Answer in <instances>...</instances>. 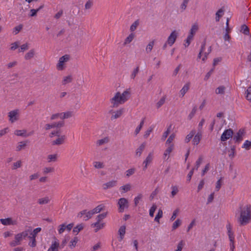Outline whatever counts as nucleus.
I'll list each match as a JSON object with an SVG mask.
<instances>
[{
  "label": "nucleus",
  "mask_w": 251,
  "mask_h": 251,
  "mask_svg": "<svg viewBox=\"0 0 251 251\" xmlns=\"http://www.w3.org/2000/svg\"><path fill=\"white\" fill-rule=\"evenodd\" d=\"M237 223L240 226H245L251 222V205L240 204L235 213Z\"/></svg>",
  "instance_id": "obj_1"
},
{
  "label": "nucleus",
  "mask_w": 251,
  "mask_h": 251,
  "mask_svg": "<svg viewBox=\"0 0 251 251\" xmlns=\"http://www.w3.org/2000/svg\"><path fill=\"white\" fill-rule=\"evenodd\" d=\"M130 96V92L129 90H126L121 93L118 92L116 93L114 97L110 100L112 104V107H117L119 105L124 103L126 101Z\"/></svg>",
  "instance_id": "obj_2"
},
{
  "label": "nucleus",
  "mask_w": 251,
  "mask_h": 251,
  "mask_svg": "<svg viewBox=\"0 0 251 251\" xmlns=\"http://www.w3.org/2000/svg\"><path fill=\"white\" fill-rule=\"evenodd\" d=\"M30 231H31V227H29L28 228L25 230L16 234L14 240L9 243L10 246L11 247H16L21 245L22 240L27 237Z\"/></svg>",
  "instance_id": "obj_3"
},
{
  "label": "nucleus",
  "mask_w": 251,
  "mask_h": 251,
  "mask_svg": "<svg viewBox=\"0 0 251 251\" xmlns=\"http://www.w3.org/2000/svg\"><path fill=\"white\" fill-rule=\"evenodd\" d=\"M9 121L13 123L18 121L19 119V110L15 109L10 111L8 113Z\"/></svg>",
  "instance_id": "obj_4"
},
{
  "label": "nucleus",
  "mask_w": 251,
  "mask_h": 251,
  "mask_svg": "<svg viewBox=\"0 0 251 251\" xmlns=\"http://www.w3.org/2000/svg\"><path fill=\"white\" fill-rule=\"evenodd\" d=\"M69 58L70 56L67 54L61 57L57 65V69L58 70H63L64 69V63L67 62L69 60Z\"/></svg>",
  "instance_id": "obj_5"
},
{
  "label": "nucleus",
  "mask_w": 251,
  "mask_h": 251,
  "mask_svg": "<svg viewBox=\"0 0 251 251\" xmlns=\"http://www.w3.org/2000/svg\"><path fill=\"white\" fill-rule=\"evenodd\" d=\"M93 215L94 214L92 213V210L87 211L86 210H83L78 213L77 217L81 218L83 215H84L83 217V220L87 221L90 219Z\"/></svg>",
  "instance_id": "obj_6"
},
{
  "label": "nucleus",
  "mask_w": 251,
  "mask_h": 251,
  "mask_svg": "<svg viewBox=\"0 0 251 251\" xmlns=\"http://www.w3.org/2000/svg\"><path fill=\"white\" fill-rule=\"evenodd\" d=\"M118 204L119 205V212H122L125 208L128 207V201L126 198H121L119 200Z\"/></svg>",
  "instance_id": "obj_7"
},
{
  "label": "nucleus",
  "mask_w": 251,
  "mask_h": 251,
  "mask_svg": "<svg viewBox=\"0 0 251 251\" xmlns=\"http://www.w3.org/2000/svg\"><path fill=\"white\" fill-rule=\"evenodd\" d=\"M233 130L231 128H229L228 129H226L224 131L221 137V140L222 141H226L230 137H232L233 135Z\"/></svg>",
  "instance_id": "obj_8"
},
{
  "label": "nucleus",
  "mask_w": 251,
  "mask_h": 251,
  "mask_svg": "<svg viewBox=\"0 0 251 251\" xmlns=\"http://www.w3.org/2000/svg\"><path fill=\"white\" fill-rule=\"evenodd\" d=\"M178 34L176 30L173 31L168 37L167 43L170 46H172L175 42Z\"/></svg>",
  "instance_id": "obj_9"
},
{
  "label": "nucleus",
  "mask_w": 251,
  "mask_h": 251,
  "mask_svg": "<svg viewBox=\"0 0 251 251\" xmlns=\"http://www.w3.org/2000/svg\"><path fill=\"white\" fill-rule=\"evenodd\" d=\"M64 125V122L63 121H59L57 123H53L51 124H46L45 126V129L46 130H49L50 128L54 127H61Z\"/></svg>",
  "instance_id": "obj_10"
},
{
  "label": "nucleus",
  "mask_w": 251,
  "mask_h": 251,
  "mask_svg": "<svg viewBox=\"0 0 251 251\" xmlns=\"http://www.w3.org/2000/svg\"><path fill=\"white\" fill-rule=\"evenodd\" d=\"M244 134V130L243 129H240L234 136L233 140L236 142H240L243 140Z\"/></svg>",
  "instance_id": "obj_11"
},
{
  "label": "nucleus",
  "mask_w": 251,
  "mask_h": 251,
  "mask_svg": "<svg viewBox=\"0 0 251 251\" xmlns=\"http://www.w3.org/2000/svg\"><path fill=\"white\" fill-rule=\"evenodd\" d=\"M0 221L3 225H14L16 224V221H13L11 218L6 219H0Z\"/></svg>",
  "instance_id": "obj_12"
},
{
  "label": "nucleus",
  "mask_w": 251,
  "mask_h": 251,
  "mask_svg": "<svg viewBox=\"0 0 251 251\" xmlns=\"http://www.w3.org/2000/svg\"><path fill=\"white\" fill-rule=\"evenodd\" d=\"M59 246V244L58 241L55 239V241L52 242L48 251H58Z\"/></svg>",
  "instance_id": "obj_13"
},
{
  "label": "nucleus",
  "mask_w": 251,
  "mask_h": 251,
  "mask_svg": "<svg viewBox=\"0 0 251 251\" xmlns=\"http://www.w3.org/2000/svg\"><path fill=\"white\" fill-rule=\"evenodd\" d=\"M227 230V234L230 241V242L233 243L234 241V235L233 232L231 231V226L228 224L226 226Z\"/></svg>",
  "instance_id": "obj_14"
},
{
  "label": "nucleus",
  "mask_w": 251,
  "mask_h": 251,
  "mask_svg": "<svg viewBox=\"0 0 251 251\" xmlns=\"http://www.w3.org/2000/svg\"><path fill=\"white\" fill-rule=\"evenodd\" d=\"M65 139H66V136L65 135H62V136L58 137L55 140L53 141L52 142V145H62L64 143Z\"/></svg>",
  "instance_id": "obj_15"
},
{
  "label": "nucleus",
  "mask_w": 251,
  "mask_h": 251,
  "mask_svg": "<svg viewBox=\"0 0 251 251\" xmlns=\"http://www.w3.org/2000/svg\"><path fill=\"white\" fill-rule=\"evenodd\" d=\"M190 83L189 82H187L180 90V95L182 97L185 94L188 92L190 89Z\"/></svg>",
  "instance_id": "obj_16"
},
{
  "label": "nucleus",
  "mask_w": 251,
  "mask_h": 251,
  "mask_svg": "<svg viewBox=\"0 0 251 251\" xmlns=\"http://www.w3.org/2000/svg\"><path fill=\"white\" fill-rule=\"evenodd\" d=\"M117 185L116 180L110 181L107 183L103 184V188L104 189H107L115 186Z\"/></svg>",
  "instance_id": "obj_17"
},
{
  "label": "nucleus",
  "mask_w": 251,
  "mask_h": 251,
  "mask_svg": "<svg viewBox=\"0 0 251 251\" xmlns=\"http://www.w3.org/2000/svg\"><path fill=\"white\" fill-rule=\"evenodd\" d=\"M58 155L57 154H49L47 157L48 163L55 162L57 161Z\"/></svg>",
  "instance_id": "obj_18"
},
{
  "label": "nucleus",
  "mask_w": 251,
  "mask_h": 251,
  "mask_svg": "<svg viewBox=\"0 0 251 251\" xmlns=\"http://www.w3.org/2000/svg\"><path fill=\"white\" fill-rule=\"evenodd\" d=\"M91 226L93 227H96L95 231L97 232L99 230L102 229L104 226V223H100V222L97 221L96 223L92 224Z\"/></svg>",
  "instance_id": "obj_19"
},
{
  "label": "nucleus",
  "mask_w": 251,
  "mask_h": 251,
  "mask_svg": "<svg viewBox=\"0 0 251 251\" xmlns=\"http://www.w3.org/2000/svg\"><path fill=\"white\" fill-rule=\"evenodd\" d=\"M126 227L125 226H121L118 231L119 234L120 235V239L119 241H121L124 237V235L126 233Z\"/></svg>",
  "instance_id": "obj_20"
},
{
  "label": "nucleus",
  "mask_w": 251,
  "mask_h": 251,
  "mask_svg": "<svg viewBox=\"0 0 251 251\" xmlns=\"http://www.w3.org/2000/svg\"><path fill=\"white\" fill-rule=\"evenodd\" d=\"M146 146V143H143L139 148H138L136 151V155L138 157H140L145 149Z\"/></svg>",
  "instance_id": "obj_21"
},
{
  "label": "nucleus",
  "mask_w": 251,
  "mask_h": 251,
  "mask_svg": "<svg viewBox=\"0 0 251 251\" xmlns=\"http://www.w3.org/2000/svg\"><path fill=\"white\" fill-rule=\"evenodd\" d=\"M35 55V50L34 49L30 50L25 55V59L28 60L32 58Z\"/></svg>",
  "instance_id": "obj_22"
},
{
  "label": "nucleus",
  "mask_w": 251,
  "mask_h": 251,
  "mask_svg": "<svg viewBox=\"0 0 251 251\" xmlns=\"http://www.w3.org/2000/svg\"><path fill=\"white\" fill-rule=\"evenodd\" d=\"M174 144L168 145V147L163 154L164 159H166V157L174 149Z\"/></svg>",
  "instance_id": "obj_23"
},
{
  "label": "nucleus",
  "mask_w": 251,
  "mask_h": 251,
  "mask_svg": "<svg viewBox=\"0 0 251 251\" xmlns=\"http://www.w3.org/2000/svg\"><path fill=\"white\" fill-rule=\"evenodd\" d=\"M25 130H16L15 134L19 136L26 137L31 135V134H26Z\"/></svg>",
  "instance_id": "obj_24"
},
{
  "label": "nucleus",
  "mask_w": 251,
  "mask_h": 251,
  "mask_svg": "<svg viewBox=\"0 0 251 251\" xmlns=\"http://www.w3.org/2000/svg\"><path fill=\"white\" fill-rule=\"evenodd\" d=\"M124 112L123 109H121L117 111L114 112V114L111 117V120H114L119 118L123 114Z\"/></svg>",
  "instance_id": "obj_25"
},
{
  "label": "nucleus",
  "mask_w": 251,
  "mask_h": 251,
  "mask_svg": "<svg viewBox=\"0 0 251 251\" xmlns=\"http://www.w3.org/2000/svg\"><path fill=\"white\" fill-rule=\"evenodd\" d=\"M240 32L246 35H250L249 28L246 25H241Z\"/></svg>",
  "instance_id": "obj_26"
},
{
  "label": "nucleus",
  "mask_w": 251,
  "mask_h": 251,
  "mask_svg": "<svg viewBox=\"0 0 251 251\" xmlns=\"http://www.w3.org/2000/svg\"><path fill=\"white\" fill-rule=\"evenodd\" d=\"M73 80L72 76L70 75L64 76L62 80V85H65L68 83H71Z\"/></svg>",
  "instance_id": "obj_27"
},
{
  "label": "nucleus",
  "mask_w": 251,
  "mask_h": 251,
  "mask_svg": "<svg viewBox=\"0 0 251 251\" xmlns=\"http://www.w3.org/2000/svg\"><path fill=\"white\" fill-rule=\"evenodd\" d=\"M201 134L200 132H198L193 138V142L194 145H198L201 139Z\"/></svg>",
  "instance_id": "obj_28"
},
{
  "label": "nucleus",
  "mask_w": 251,
  "mask_h": 251,
  "mask_svg": "<svg viewBox=\"0 0 251 251\" xmlns=\"http://www.w3.org/2000/svg\"><path fill=\"white\" fill-rule=\"evenodd\" d=\"M135 34L133 33H130L128 36H127L125 40L124 45H126L127 44L130 43L134 39Z\"/></svg>",
  "instance_id": "obj_29"
},
{
  "label": "nucleus",
  "mask_w": 251,
  "mask_h": 251,
  "mask_svg": "<svg viewBox=\"0 0 251 251\" xmlns=\"http://www.w3.org/2000/svg\"><path fill=\"white\" fill-rule=\"evenodd\" d=\"M50 201V199L48 197H45L38 200V202L40 204H45L48 203Z\"/></svg>",
  "instance_id": "obj_30"
},
{
  "label": "nucleus",
  "mask_w": 251,
  "mask_h": 251,
  "mask_svg": "<svg viewBox=\"0 0 251 251\" xmlns=\"http://www.w3.org/2000/svg\"><path fill=\"white\" fill-rule=\"evenodd\" d=\"M198 25L197 24H194L192 25L189 35H192L194 37V35L198 31Z\"/></svg>",
  "instance_id": "obj_31"
},
{
  "label": "nucleus",
  "mask_w": 251,
  "mask_h": 251,
  "mask_svg": "<svg viewBox=\"0 0 251 251\" xmlns=\"http://www.w3.org/2000/svg\"><path fill=\"white\" fill-rule=\"evenodd\" d=\"M27 142L22 141L18 143V145L16 147V151H19L24 149L26 146Z\"/></svg>",
  "instance_id": "obj_32"
},
{
  "label": "nucleus",
  "mask_w": 251,
  "mask_h": 251,
  "mask_svg": "<svg viewBox=\"0 0 251 251\" xmlns=\"http://www.w3.org/2000/svg\"><path fill=\"white\" fill-rule=\"evenodd\" d=\"M41 230V228L40 227H37L35 229H34L33 231H32V228L31 227V231L29 232V233L30 234L31 237H34L36 238V236H37V234L40 232Z\"/></svg>",
  "instance_id": "obj_33"
},
{
  "label": "nucleus",
  "mask_w": 251,
  "mask_h": 251,
  "mask_svg": "<svg viewBox=\"0 0 251 251\" xmlns=\"http://www.w3.org/2000/svg\"><path fill=\"white\" fill-rule=\"evenodd\" d=\"M224 11L222 8L218 10V11L216 13V18L215 20L216 22H219L220 19L224 15Z\"/></svg>",
  "instance_id": "obj_34"
},
{
  "label": "nucleus",
  "mask_w": 251,
  "mask_h": 251,
  "mask_svg": "<svg viewBox=\"0 0 251 251\" xmlns=\"http://www.w3.org/2000/svg\"><path fill=\"white\" fill-rule=\"evenodd\" d=\"M153 159V153L151 152H150L148 156L146 157L145 161L143 162V164H149L151 163L152 160Z\"/></svg>",
  "instance_id": "obj_35"
},
{
  "label": "nucleus",
  "mask_w": 251,
  "mask_h": 251,
  "mask_svg": "<svg viewBox=\"0 0 251 251\" xmlns=\"http://www.w3.org/2000/svg\"><path fill=\"white\" fill-rule=\"evenodd\" d=\"M44 4H42L38 8H37L36 9H31L30 11V16H31V17L35 16L37 14V13L38 11H39V10L40 9L43 8L44 7Z\"/></svg>",
  "instance_id": "obj_36"
},
{
  "label": "nucleus",
  "mask_w": 251,
  "mask_h": 251,
  "mask_svg": "<svg viewBox=\"0 0 251 251\" xmlns=\"http://www.w3.org/2000/svg\"><path fill=\"white\" fill-rule=\"evenodd\" d=\"M109 140L108 137H105L103 139L99 140L97 141V144L99 146H101L103 144H106L109 142Z\"/></svg>",
  "instance_id": "obj_37"
},
{
  "label": "nucleus",
  "mask_w": 251,
  "mask_h": 251,
  "mask_svg": "<svg viewBox=\"0 0 251 251\" xmlns=\"http://www.w3.org/2000/svg\"><path fill=\"white\" fill-rule=\"evenodd\" d=\"M246 98L251 102V87H249L245 91Z\"/></svg>",
  "instance_id": "obj_38"
},
{
  "label": "nucleus",
  "mask_w": 251,
  "mask_h": 251,
  "mask_svg": "<svg viewBox=\"0 0 251 251\" xmlns=\"http://www.w3.org/2000/svg\"><path fill=\"white\" fill-rule=\"evenodd\" d=\"M94 167L96 169H102L104 167V165L103 162L99 161H95L93 162Z\"/></svg>",
  "instance_id": "obj_39"
},
{
  "label": "nucleus",
  "mask_w": 251,
  "mask_h": 251,
  "mask_svg": "<svg viewBox=\"0 0 251 251\" xmlns=\"http://www.w3.org/2000/svg\"><path fill=\"white\" fill-rule=\"evenodd\" d=\"M154 40L151 41L148 44V45H147L146 49V51L147 53H150L151 51V50L153 48V47L154 46Z\"/></svg>",
  "instance_id": "obj_40"
},
{
  "label": "nucleus",
  "mask_w": 251,
  "mask_h": 251,
  "mask_svg": "<svg viewBox=\"0 0 251 251\" xmlns=\"http://www.w3.org/2000/svg\"><path fill=\"white\" fill-rule=\"evenodd\" d=\"M166 100V96L162 97L160 100L156 103V106L157 108H160L162 105H163Z\"/></svg>",
  "instance_id": "obj_41"
},
{
  "label": "nucleus",
  "mask_w": 251,
  "mask_h": 251,
  "mask_svg": "<svg viewBox=\"0 0 251 251\" xmlns=\"http://www.w3.org/2000/svg\"><path fill=\"white\" fill-rule=\"evenodd\" d=\"M181 224V221L178 219L173 224L172 230H174L179 227Z\"/></svg>",
  "instance_id": "obj_42"
},
{
  "label": "nucleus",
  "mask_w": 251,
  "mask_h": 251,
  "mask_svg": "<svg viewBox=\"0 0 251 251\" xmlns=\"http://www.w3.org/2000/svg\"><path fill=\"white\" fill-rule=\"evenodd\" d=\"M225 87L224 86H220L216 89L215 93L217 94H224L225 93Z\"/></svg>",
  "instance_id": "obj_43"
},
{
  "label": "nucleus",
  "mask_w": 251,
  "mask_h": 251,
  "mask_svg": "<svg viewBox=\"0 0 251 251\" xmlns=\"http://www.w3.org/2000/svg\"><path fill=\"white\" fill-rule=\"evenodd\" d=\"M143 195L142 194H138V195L134 198V202L135 206H137L143 198Z\"/></svg>",
  "instance_id": "obj_44"
},
{
  "label": "nucleus",
  "mask_w": 251,
  "mask_h": 251,
  "mask_svg": "<svg viewBox=\"0 0 251 251\" xmlns=\"http://www.w3.org/2000/svg\"><path fill=\"white\" fill-rule=\"evenodd\" d=\"M202 160H203V157L201 156H200L199 158H198V159L196 162V165H195V167L193 168H194V170H197L198 169V168L200 166L201 163H202Z\"/></svg>",
  "instance_id": "obj_45"
},
{
  "label": "nucleus",
  "mask_w": 251,
  "mask_h": 251,
  "mask_svg": "<svg viewBox=\"0 0 251 251\" xmlns=\"http://www.w3.org/2000/svg\"><path fill=\"white\" fill-rule=\"evenodd\" d=\"M83 227L84 226L83 224H79L74 228L73 232L74 233H76V234H77L80 230H81L83 228Z\"/></svg>",
  "instance_id": "obj_46"
},
{
  "label": "nucleus",
  "mask_w": 251,
  "mask_h": 251,
  "mask_svg": "<svg viewBox=\"0 0 251 251\" xmlns=\"http://www.w3.org/2000/svg\"><path fill=\"white\" fill-rule=\"evenodd\" d=\"M163 216V211L161 209H159L158 211L157 215H156L154 221L158 223L159 222V219Z\"/></svg>",
  "instance_id": "obj_47"
},
{
  "label": "nucleus",
  "mask_w": 251,
  "mask_h": 251,
  "mask_svg": "<svg viewBox=\"0 0 251 251\" xmlns=\"http://www.w3.org/2000/svg\"><path fill=\"white\" fill-rule=\"evenodd\" d=\"M195 133V131L194 130H192L191 132L187 135L185 138V141L186 143H188L190 140L192 138Z\"/></svg>",
  "instance_id": "obj_48"
},
{
  "label": "nucleus",
  "mask_w": 251,
  "mask_h": 251,
  "mask_svg": "<svg viewBox=\"0 0 251 251\" xmlns=\"http://www.w3.org/2000/svg\"><path fill=\"white\" fill-rule=\"evenodd\" d=\"M30 241L29 242V245L32 247H35L36 246V238L34 237L28 236Z\"/></svg>",
  "instance_id": "obj_49"
},
{
  "label": "nucleus",
  "mask_w": 251,
  "mask_h": 251,
  "mask_svg": "<svg viewBox=\"0 0 251 251\" xmlns=\"http://www.w3.org/2000/svg\"><path fill=\"white\" fill-rule=\"evenodd\" d=\"M103 209V206L102 205H99L96 207H95L94 209L92 210V213L94 215L95 214L99 213H100Z\"/></svg>",
  "instance_id": "obj_50"
},
{
  "label": "nucleus",
  "mask_w": 251,
  "mask_h": 251,
  "mask_svg": "<svg viewBox=\"0 0 251 251\" xmlns=\"http://www.w3.org/2000/svg\"><path fill=\"white\" fill-rule=\"evenodd\" d=\"M144 123V119H143L140 122V125L136 127L135 130V134L137 135L140 132Z\"/></svg>",
  "instance_id": "obj_51"
},
{
  "label": "nucleus",
  "mask_w": 251,
  "mask_h": 251,
  "mask_svg": "<svg viewBox=\"0 0 251 251\" xmlns=\"http://www.w3.org/2000/svg\"><path fill=\"white\" fill-rule=\"evenodd\" d=\"M243 148H245L247 150H249L251 148V141H250L249 140L245 141V143L243 144L242 146Z\"/></svg>",
  "instance_id": "obj_52"
},
{
  "label": "nucleus",
  "mask_w": 251,
  "mask_h": 251,
  "mask_svg": "<svg viewBox=\"0 0 251 251\" xmlns=\"http://www.w3.org/2000/svg\"><path fill=\"white\" fill-rule=\"evenodd\" d=\"M120 190L124 191L123 192H126L129 191L131 189V185L130 184H126L125 185L122 186L120 187Z\"/></svg>",
  "instance_id": "obj_53"
},
{
  "label": "nucleus",
  "mask_w": 251,
  "mask_h": 251,
  "mask_svg": "<svg viewBox=\"0 0 251 251\" xmlns=\"http://www.w3.org/2000/svg\"><path fill=\"white\" fill-rule=\"evenodd\" d=\"M175 138V134H172L168 138L166 144L167 145H169L172 144V143L173 141Z\"/></svg>",
  "instance_id": "obj_54"
},
{
  "label": "nucleus",
  "mask_w": 251,
  "mask_h": 251,
  "mask_svg": "<svg viewBox=\"0 0 251 251\" xmlns=\"http://www.w3.org/2000/svg\"><path fill=\"white\" fill-rule=\"evenodd\" d=\"M54 171V168L52 167H45L43 170L44 174H47L48 173L53 172Z\"/></svg>",
  "instance_id": "obj_55"
},
{
  "label": "nucleus",
  "mask_w": 251,
  "mask_h": 251,
  "mask_svg": "<svg viewBox=\"0 0 251 251\" xmlns=\"http://www.w3.org/2000/svg\"><path fill=\"white\" fill-rule=\"evenodd\" d=\"M157 208V206L153 204L152 206L151 207L150 209L149 214L150 216L151 217H153L154 216V213L156 209Z\"/></svg>",
  "instance_id": "obj_56"
},
{
  "label": "nucleus",
  "mask_w": 251,
  "mask_h": 251,
  "mask_svg": "<svg viewBox=\"0 0 251 251\" xmlns=\"http://www.w3.org/2000/svg\"><path fill=\"white\" fill-rule=\"evenodd\" d=\"M189 0H183L182 3L180 5L181 12L184 11L187 6Z\"/></svg>",
  "instance_id": "obj_57"
},
{
  "label": "nucleus",
  "mask_w": 251,
  "mask_h": 251,
  "mask_svg": "<svg viewBox=\"0 0 251 251\" xmlns=\"http://www.w3.org/2000/svg\"><path fill=\"white\" fill-rule=\"evenodd\" d=\"M171 189L172 190L171 195L172 197H174L178 193V189L176 186H172Z\"/></svg>",
  "instance_id": "obj_58"
},
{
  "label": "nucleus",
  "mask_w": 251,
  "mask_h": 251,
  "mask_svg": "<svg viewBox=\"0 0 251 251\" xmlns=\"http://www.w3.org/2000/svg\"><path fill=\"white\" fill-rule=\"evenodd\" d=\"M197 110V108L196 106H195L192 109V111L189 114V115L188 116V118L189 120H191L195 115L196 111Z\"/></svg>",
  "instance_id": "obj_59"
},
{
  "label": "nucleus",
  "mask_w": 251,
  "mask_h": 251,
  "mask_svg": "<svg viewBox=\"0 0 251 251\" xmlns=\"http://www.w3.org/2000/svg\"><path fill=\"white\" fill-rule=\"evenodd\" d=\"M171 128V126H170L167 128V130L164 132L161 138L162 140H165L166 138L167 137L169 133L170 132Z\"/></svg>",
  "instance_id": "obj_60"
},
{
  "label": "nucleus",
  "mask_w": 251,
  "mask_h": 251,
  "mask_svg": "<svg viewBox=\"0 0 251 251\" xmlns=\"http://www.w3.org/2000/svg\"><path fill=\"white\" fill-rule=\"evenodd\" d=\"M193 38V36H192V35H188V36L186 40V42L184 44V46H185V47H187L189 46V45L190 44L191 41H192Z\"/></svg>",
  "instance_id": "obj_61"
},
{
  "label": "nucleus",
  "mask_w": 251,
  "mask_h": 251,
  "mask_svg": "<svg viewBox=\"0 0 251 251\" xmlns=\"http://www.w3.org/2000/svg\"><path fill=\"white\" fill-rule=\"evenodd\" d=\"M106 215H107L106 213H103L100 214H99L97 217V218H96L97 221L100 222V221L101 220H102L103 219H104L106 217Z\"/></svg>",
  "instance_id": "obj_62"
},
{
  "label": "nucleus",
  "mask_w": 251,
  "mask_h": 251,
  "mask_svg": "<svg viewBox=\"0 0 251 251\" xmlns=\"http://www.w3.org/2000/svg\"><path fill=\"white\" fill-rule=\"evenodd\" d=\"M139 71V66H137L136 68H135L133 70V71L130 75V77L132 79H134L136 75L138 73Z\"/></svg>",
  "instance_id": "obj_63"
},
{
  "label": "nucleus",
  "mask_w": 251,
  "mask_h": 251,
  "mask_svg": "<svg viewBox=\"0 0 251 251\" xmlns=\"http://www.w3.org/2000/svg\"><path fill=\"white\" fill-rule=\"evenodd\" d=\"M185 243L183 240H181L177 246V249L175 251H181Z\"/></svg>",
  "instance_id": "obj_64"
}]
</instances>
